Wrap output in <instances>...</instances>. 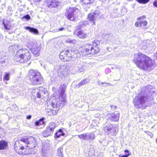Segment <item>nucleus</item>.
<instances>
[{"label":"nucleus","instance_id":"nucleus-24","mask_svg":"<svg viewBox=\"0 0 157 157\" xmlns=\"http://www.w3.org/2000/svg\"><path fill=\"white\" fill-rule=\"evenodd\" d=\"M25 28L26 30L29 31L32 33L35 34H37L38 33V30L36 28L30 26H25Z\"/></svg>","mask_w":157,"mask_h":157},{"label":"nucleus","instance_id":"nucleus-30","mask_svg":"<svg viewBox=\"0 0 157 157\" xmlns=\"http://www.w3.org/2000/svg\"><path fill=\"white\" fill-rule=\"evenodd\" d=\"M57 155L58 157H63V147H60L57 150Z\"/></svg>","mask_w":157,"mask_h":157},{"label":"nucleus","instance_id":"nucleus-25","mask_svg":"<svg viewBox=\"0 0 157 157\" xmlns=\"http://www.w3.org/2000/svg\"><path fill=\"white\" fill-rule=\"evenodd\" d=\"M76 136H78L80 139L82 140H84L87 141H89L88 133H85L80 135H76Z\"/></svg>","mask_w":157,"mask_h":157},{"label":"nucleus","instance_id":"nucleus-56","mask_svg":"<svg viewBox=\"0 0 157 157\" xmlns=\"http://www.w3.org/2000/svg\"><path fill=\"white\" fill-rule=\"evenodd\" d=\"M56 67H55V69H56Z\"/></svg>","mask_w":157,"mask_h":157},{"label":"nucleus","instance_id":"nucleus-13","mask_svg":"<svg viewBox=\"0 0 157 157\" xmlns=\"http://www.w3.org/2000/svg\"><path fill=\"white\" fill-rule=\"evenodd\" d=\"M50 145L47 142L43 143L41 155L44 157H48L50 155Z\"/></svg>","mask_w":157,"mask_h":157},{"label":"nucleus","instance_id":"nucleus-48","mask_svg":"<svg viewBox=\"0 0 157 157\" xmlns=\"http://www.w3.org/2000/svg\"><path fill=\"white\" fill-rule=\"evenodd\" d=\"M32 117V116L30 115H29L27 116L26 118L28 119H30Z\"/></svg>","mask_w":157,"mask_h":157},{"label":"nucleus","instance_id":"nucleus-36","mask_svg":"<svg viewBox=\"0 0 157 157\" xmlns=\"http://www.w3.org/2000/svg\"><path fill=\"white\" fill-rule=\"evenodd\" d=\"M10 75L8 73H6L3 78V80L4 82H7L9 79Z\"/></svg>","mask_w":157,"mask_h":157},{"label":"nucleus","instance_id":"nucleus-19","mask_svg":"<svg viewBox=\"0 0 157 157\" xmlns=\"http://www.w3.org/2000/svg\"><path fill=\"white\" fill-rule=\"evenodd\" d=\"M109 118L111 121H117L119 120L120 117V113H112L108 115Z\"/></svg>","mask_w":157,"mask_h":157},{"label":"nucleus","instance_id":"nucleus-29","mask_svg":"<svg viewBox=\"0 0 157 157\" xmlns=\"http://www.w3.org/2000/svg\"><path fill=\"white\" fill-rule=\"evenodd\" d=\"M65 133L63 132L62 129H59L58 131L56 132L54 136L55 138L56 139L59 138L61 136H64Z\"/></svg>","mask_w":157,"mask_h":157},{"label":"nucleus","instance_id":"nucleus-46","mask_svg":"<svg viewBox=\"0 0 157 157\" xmlns=\"http://www.w3.org/2000/svg\"><path fill=\"white\" fill-rule=\"evenodd\" d=\"M77 40H76L74 39L72 40L71 43L73 44H75L76 43Z\"/></svg>","mask_w":157,"mask_h":157},{"label":"nucleus","instance_id":"nucleus-44","mask_svg":"<svg viewBox=\"0 0 157 157\" xmlns=\"http://www.w3.org/2000/svg\"><path fill=\"white\" fill-rule=\"evenodd\" d=\"M86 21H84L82 22H81L79 23V25L80 26V27L81 28V27H82V25H84V24H85V23H86Z\"/></svg>","mask_w":157,"mask_h":157},{"label":"nucleus","instance_id":"nucleus-37","mask_svg":"<svg viewBox=\"0 0 157 157\" xmlns=\"http://www.w3.org/2000/svg\"><path fill=\"white\" fill-rule=\"evenodd\" d=\"M30 18L31 17L28 14H27L23 16V17L22 18V19H25L27 20H28L30 19Z\"/></svg>","mask_w":157,"mask_h":157},{"label":"nucleus","instance_id":"nucleus-4","mask_svg":"<svg viewBox=\"0 0 157 157\" xmlns=\"http://www.w3.org/2000/svg\"><path fill=\"white\" fill-rule=\"evenodd\" d=\"M99 41L94 40L91 44H86V46L80 48L78 52L79 56H84L89 54H94L97 53L99 51V49L98 46Z\"/></svg>","mask_w":157,"mask_h":157},{"label":"nucleus","instance_id":"nucleus-55","mask_svg":"<svg viewBox=\"0 0 157 157\" xmlns=\"http://www.w3.org/2000/svg\"><path fill=\"white\" fill-rule=\"evenodd\" d=\"M57 71H59V70H57Z\"/></svg>","mask_w":157,"mask_h":157},{"label":"nucleus","instance_id":"nucleus-51","mask_svg":"<svg viewBox=\"0 0 157 157\" xmlns=\"http://www.w3.org/2000/svg\"><path fill=\"white\" fill-rule=\"evenodd\" d=\"M33 0L35 2H38L40 1L41 0Z\"/></svg>","mask_w":157,"mask_h":157},{"label":"nucleus","instance_id":"nucleus-41","mask_svg":"<svg viewBox=\"0 0 157 157\" xmlns=\"http://www.w3.org/2000/svg\"><path fill=\"white\" fill-rule=\"evenodd\" d=\"M16 45H12L10 46L9 48V49L10 51H11V50L13 49V51H15V50L14 49L15 46H16Z\"/></svg>","mask_w":157,"mask_h":157},{"label":"nucleus","instance_id":"nucleus-2","mask_svg":"<svg viewBox=\"0 0 157 157\" xmlns=\"http://www.w3.org/2000/svg\"><path fill=\"white\" fill-rule=\"evenodd\" d=\"M133 62L138 67L145 71L152 70L155 67L154 61L140 52L134 55Z\"/></svg>","mask_w":157,"mask_h":157},{"label":"nucleus","instance_id":"nucleus-42","mask_svg":"<svg viewBox=\"0 0 157 157\" xmlns=\"http://www.w3.org/2000/svg\"><path fill=\"white\" fill-rule=\"evenodd\" d=\"M153 5L155 7L157 8V0H155L153 2Z\"/></svg>","mask_w":157,"mask_h":157},{"label":"nucleus","instance_id":"nucleus-53","mask_svg":"<svg viewBox=\"0 0 157 157\" xmlns=\"http://www.w3.org/2000/svg\"><path fill=\"white\" fill-rule=\"evenodd\" d=\"M124 152H128V150H125Z\"/></svg>","mask_w":157,"mask_h":157},{"label":"nucleus","instance_id":"nucleus-39","mask_svg":"<svg viewBox=\"0 0 157 157\" xmlns=\"http://www.w3.org/2000/svg\"><path fill=\"white\" fill-rule=\"evenodd\" d=\"M79 52V50H73V52H72L71 53L73 52V53H74L75 54H77L78 56L79 55V53H78Z\"/></svg>","mask_w":157,"mask_h":157},{"label":"nucleus","instance_id":"nucleus-52","mask_svg":"<svg viewBox=\"0 0 157 157\" xmlns=\"http://www.w3.org/2000/svg\"><path fill=\"white\" fill-rule=\"evenodd\" d=\"M107 37H108V39H107V40H108L109 39V37L110 36V35H107Z\"/></svg>","mask_w":157,"mask_h":157},{"label":"nucleus","instance_id":"nucleus-40","mask_svg":"<svg viewBox=\"0 0 157 157\" xmlns=\"http://www.w3.org/2000/svg\"><path fill=\"white\" fill-rule=\"evenodd\" d=\"M110 107L112 109L114 110L117 109V107L114 105H110Z\"/></svg>","mask_w":157,"mask_h":157},{"label":"nucleus","instance_id":"nucleus-21","mask_svg":"<svg viewBox=\"0 0 157 157\" xmlns=\"http://www.w3.org/2000/svg\"><path fill=\"white\" fill-rule=\"evenodd\" d=\"M74 33L75 35L77 36L79 38L83 39L86 37V34L83 33L82 31L77 30L74 31Z\"/></svg>","mask_w":157,"mask_h":157},{"label":"nucleus","instance_id":"nucleus-17","mask_svg":"<svg viewBox=\"0 0 157 157\" xmlns=\"http://www.w3.org/2000/svg\"><path fill=\"white\" fill-rule=\"evenodd\" d=\"M58 2L55 0H47V6L50 9L55 8L57 7Z\"/></svg>","mask_w":157,"mask_h":157},{"label":"nucleus","instance_id":"nucleus-45","mask_svg":"<svg viewBox=\"0 0 157 157\" xmlns=\"http://www.w3.org/2000/svg\"><path fill=\"white\" fill-rule=\"evenodd\" d=\"M129 155V154H126L125 155H123L121 156H120V155H119V157H128Z\"/></svg>","mask_w":157,"mask_h":157},{"label":"nucleus","instance_id":"nucleus-49","mask_svg":"<svg viewBox=\"0 0 157 157\" xmlns=\"http://www.w3.org/2000/svg\"><path fill=\"white\" fill-rule=\"evenodd\" d=\"M101 84H103L104 83H105V84H107V85H111V86L112 85V84H110L109 83H105V82H101Z\"/></svg>","mask_w":157,"mask_h":157},{"label":"nucleus","instance_id":"nucleus-1","mask_svg":"<svg viewBox=\"0 0 157 157\" xmlns=\"http://www.w3.org/2000/svg\"><path fill=\"white\" fill-rule=\"evenodd\" d=\"M155 91L152 86L148 85L142 87L138 96L133 100V103L136 107L143 109L149 106V102L153 99Z\"/></svg>","mask_w":157,"mask_h":157},{"label":"nucleus","instance_id":"nucleus-5","mask_svg":"<svg viewBox=\"0 0 157 157\" xmlns=\"http://www.w3.org/2000/svg\"><path fill=\"white\" fill-rule=\"evenodd\" d=\"M31 57V55L29 51L23 48L17 52L14 59L17 62H26L30 59Z\"/></svg>","mask_w":157,"mask_h":157},{"label":"nucleus","instance_id":"nucleus-10","mask_svg":"<svg viewBox=\"0 0 157 157\" xmlns=\"http://www.w3.org/2000/svg\"><path fill=\"white\" fill-rule=\"evenodd\" d=\"M71 52L72 51L69 50L62 51L60 54V59L64 62L69 60L71 57Z\"/></svg>","mask_w":157,"mask_h":157},{"label":"nucleus","instance_id":"nucleus-18","mask_svg":"<svg viewBox=\"0 0 157 157\" xmlns=\"http://www.w3.org/2000/svg\"><path fill=\"white\" fill-rule=\"evenodd\" d=\"M76 65L78 68V71L80 72H84L85 70V64L80 60H78L76 62Z\"/></svg>","mask_w":157,"mask_h":157},{"label":"nucleus","instance_id":"nucleus-31","mask_svg":"<svg viewBox=\"0 0 157 157\" xmlns=\"http://www.w3.org/2000/svg\"><path fill=\"white\" fill-rule=\"evenodd\" d=\"M53 133L52 132L49 130H47L46 128V130L42 133V135L44 137H47L51 135Z\"/></svg>","mask_w":157,"mask_h":157},{"label":"nucleus","instance_id":"nucleus-38","mask_svg":"<svg viewBox=\"0 0 157 157\" xmlns=\"http://www.w3.org/2000/svg\"><path fill=\"white\" fill-rule=\"evenodd\" d=\"M145 132L146 133L149 135L151 137H152L153 136V134L152 133L148 131H145Z\"/></svg>","mask_w":157,"mask_h":157},{"label":"nucleus","instance_id":"nucleus-3","mask_svg":"<svg viewBox=\"0 0 157 157\" xmlns=\"http://www.w3.org/2000/svg\"><path fill=\"white\" fill-rule=\"evenodd\" d=\"M66 89V85L63 84L60 88V92L58 101L54 99V97L53 99V101L51 103L52 109H47L46 110V114L49 116L56 115L57 113L60 106H63L65 105L66 102V95L65 92Z\"/></svg>","mask_w":157,"mask_h":157},{"label":"nucleus","instance_id":"nucleus-57","mask_svg":"<svg viewBox=\"0 0 157 157\" xmlns=\"http://www.w3.org/2000/svg\"><path fill=\"white\" fill-rule=\"evenodd\" d=\"M156 99H157V98H156Z\"/></svg>","mask_w":157,"mask_h":157},{"label":"nucleus","instance_id":"nucleus-35","mask_svg":"<svg viewBox=\"0 0 157 157\" xmlns=\"http://www.w3.org/2000/svg\"><path fill=\"white\" fill-rule=\"evenodd\" d=\"M140 4H145L147 3L150 0H136Z\"/></svg>","mask_w":157,"mask_h":157},{"label":"nucleus","instance_id":"nucleus-32","mask_svg":"<svg viewBox=\"0 0 157 157\" xmlns=\"http://www.w3.org/2000/svg\"><path fill=\"white\" fill-rule=\"evenodd\" d=\"M44 120V118H42L40 119L39 121H36L35 122V125L36 126H38L44 124H45Z\"/></svg>","mask_w":157,"mask_h":157},{"label":"nucleus","instance_id":"nucleus-15","mask_svg":"<svg viewBox=\"0 0 157 157\" xmlns=\"http://www.w3.org/2000/svg\"><path fill=\"white\" fill-rule=\"evenodd\" d=\"M146 17L144 16L138 17L137 20L139 21L135 23V26L136 27H141V28H144L147 24V21L144 19Z\"/></svg>","mask_w":157,"mask_h":157},{"label":"nucleus","instance_id":"nucleus-20","mask_svg":"<svg viewBox=\"0 0 157 157\" xmlns=\"http://www.w3.org/2000/svg\"><path fill=\"white\" fill-rule=\"evenodd\" d=\"M30 49L35 56H37L40 55V47L39 46L35 45V47L33 46V47L30 48Z\"/></svg>","mask_w":157,"mask_h":157},{"label":"nucleus","instance_id":"nucleus-9","mask_svg":"<svg viewBox=\"0 0 157 157\" xmlns=\"http://www.w3.org/2000/svg\"><path fill=\"white\" fill-rule=\"evenodd\" d=\"M22 143H23L21 139L15 142L14 144V148L16 151L19 154L21 155L30 153L29 152L25 151V149L23 146H21V145L17 146V145L19 144L23 145Z\"/></svg>","mask_w":157,"mask_h":157},{"label":"nucleus","instance_id":"nucleus-14","mask_svg":"<svg viewBox=\"0 0 157 157\" xmlns=\"http://www.w3.org/2000/svg\"><path fill=\"white\" fill-rule=\"evenodd\" d=\"M100 12L98 11H95L89 14L88 17L89 20L92 22V25L95 24V20L100 17Z\"/></svg>","mask_w":157,"mask_h":157},{"label":"nucleus","instance_id":"nucleus-7","mask_svg":"<svg viewBox=\"0 0 157 157\" xmlns=\"http://www.w3.org/2000/svg\"><path fill=\"white\" fill-rule=\"evenodd\" d=\"M23 143L25 144H27L26 147L29 148V149L34 150V148L37 145L35 139L32 137L29 138L24 137L21 139Z\"/></svg>","mask_w":157,"mask_h":157},{"label":"nucleus","instance_id":"nucleus-47","mask_svg":"<svg viewBox=\"0 0 157 157\" xmlns=\"http://www.w3.org/2000/svg\"><path fill=\"white\" fill-rule=\"evenodd\" d=\"M65 29V28L63 27H61L60 28L58 29V31H62L63 30Z\"/></svg>","mask_w":157,"mask_h":157},{"label":"nucleus","instance_id":"nucleus-27","mask_svg":"<svg viewBox=\"0 0 157 157\" xmlns=\"http://www.w3.org/2000/svg\"><path fill=\"white\" fill-rule=\"evenodd\" d=\"M56 126V124L54 122H51L47 127V130H49L53 133Z\"/></svg>","mask_w":157,"mask_h":157},{"label":"nucleus","instance_id":"nucleus-33","mask_svg":"<svg viewBox=\"0 0 157 157\" xmlns=\"http://www.w3.org/2000/svg\"><path fill=\"white\" fill-rule=\"evenodd\" d=\"M13 92L17 95H20L21 94V92L20 90L18 89L17 87H13L11 88Z\"/></svg>","mask_w":157,"mask_h":157},{"label":"nucleus","instance_id":"nucleus-28","mask_svg":"<svg viewBox=\"0 0 157 157\" xmlns=\"http://www.w3.org/2000/svg\"><path fill=\"white\" fill-rule=\"evenodd\" d=\"M8 146V142L4 140L0 141V150L6 149Z\"/></svg>","mask_w":157,"mask_h":157},{"label":"nucleus","instance_id":"nucleus-26","mask_svg":"<svg viewBox=\"0 0 157 157\" xmlns=\"http://www.w3.org/2000/svg\"><path fill=\"white\" fill-rule=\"evenodd\" d=\"M90 79L88 78H86L82 80L78 84L76 85L77 88H79L80 86L84 85L89 82Z\"/></svg>","mask_w":157,"mask_h":157},{"label":"nucleus","instance_id":"nucleus-12","mask_svg":"<svg viewBox=\"0 0 157 157\" xmlns=\"http://www.w3.org/2000/svg\"><path fill=\"white\" fill-rule=\"evenodd\" d=\"M50 145L47 142L43 143L41 155L44 157H48L50 155Z\"/></svg>","mask_w":157,"mask_h":157},{"label":"nucleus","instance_id":"nucleus-8","mask_svg":"<svg viewBox=\"0 0 157 157\" xmlns=\"http://www.w3.org/2000/svg\"><path fill=\"white\" fill-rule=\"evenodd\" d=\"M78 11V9L75 7H70L69 9L66 10L65 12V16L68 19L73 21L75 20V15Z\"/></svg>","mask_w":157,"mask_h":157},{"label":"nucleus","instance_id":"nucleus-16","mask_svg":"<svg viewBox=\"0 0 157 157\" xmlns=\"http://www.w3.org/2000/svg\"><path fill=\"white\" fill-rule=\"evenodd\" d=\"M47 93V90L43 87H40L39 90H38L36 93V96L38 98H43L44 97V95Z\"/></svg>","mask_w":157,"mask_h":157},{"label":"nucleus","instance_id":"nucleus-50","mask_svg":"<svg viewBox=\"0 0 157 157\" xmlns=\"http://www.w3.org/2000/svg\"><path fill=\"white\" fill-rule=\"evenodd\" d=\"M2 74L1 72H0V81L2 79Z\"/></svg>","mask_w":157,"mask_h":157},{"label":"nucleus","instance_id":"nucleus-34","mask_svg":"<svg viewBox=\"0 0 157 157\" xmlns=\"http://www.w3.org/2000/svg\"><path fill=\"white\" fill-rule=\"evenodd\" d=\"M89 141H92L95 138V135L93 132H87Z\"/></svg>","mask_w":157,"mask_h":157},{"label":"nucleus","instance_id":"nucleus-43","mask_svg":"<svg viewBox=\"0 0 157 157\" xmlns=\"http://www.w3.org/2000/svg\"><path fill=\"white\" fill-rule=\"evenodd\" d=\"M66 41L67 43H71L72 40L69 39H67L66 40Z\"/></svg>","mask_w":157,"mask_h":157},{"label":"nucleus","instance_id":"nucleus-54","mask_svg":"<svg viewBox=\"0 0 157 157\" xmlns=\"http://www.w3.org/2000/svg\"><path fill=\"white\" fill-rule=\"evenodd\" d=\"M155 142H156V144H157V138L156 139Z\"/></svg>","mask_w":157,"mask_h":157},{"label":"nucleus","instance_id":"nucleus-6","mask_svg":"<svg viewBox=\"0 0 157 157\" xmlns=\"http://www.w3.org/2000/svg\"><path fill=\"white\" fill-rule=\"evenodd\" d=\"M30 81L33 85L41 84L43 82V78L40 73L37 70H30L29 72Z\"/></svg>","mask_w":157,"mask_h":157},{"label":"nucleus","instance_id":"nucleus-23","mask_svg":"<svg viewBox=\"0 0 157 157\" xmlns=\"http://www.w3.org/2000/svg\"><path fill=\"white\" fill-rule=\"evenodd\" d=\"M2 24L4 26V28L6 30H9L10 29L11 25L10 21L8 20L5 21V20L3 19Z\"/></svg>","mask_w":157,"mask_h":157},{"label":"nucleus","instance_id":"nucleus-11","mask_svg":"<svg viewBox=\"0 0 157 157\" xmlns=\"http://www.w3.org/2000/svg\"><path fill=\"white\" fill-rule=\"evenodd\" d=\"M116 128L114 125L109 123H105L104 126V129L105 132L108 134L111 133L113 135L116 133Z\"/></svg>","mask_w":157,"mask_h":157},{"label":"nucleus","instance_id":"nucleus-22","mask_svg":"<svg viewBox=\"0 0 157 157\" xmlns=\"http://www.w3.org/2000/svg\"><path fill=\"white\" fill-rule=\"evenodd\" d=\"M82 2L83 3V5L84 8H89L90 4L93 3L94 0H82Z\"/></svg>","mask_w":157,"mask_h":157}]
</instances>
